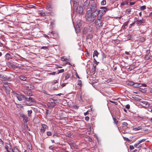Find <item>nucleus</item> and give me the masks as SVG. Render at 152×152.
<instances>
[{"label": "nucleus", "mask_w": 152, "mask_h": 152, "mask_svg": "<svg viewBox=\"0 0 152 152\" xmlns=\"http://www.w3.org/2000/svg\"><path fill=\"white\" fill-rule=\"evenodd\" d=\"M89 119V117L88 116H86L85 117V120L86 121H88Z\"/></svg>", "instance_id": "4d7b16f0"}, {"label": "nucleus", "mask_w": 152, "mask_h": 152, "mask_svg": "<svg viewBox=\"0 0 152 152\" xmlns=\"http://www.w3.org/2000/svg\"><path fill=\"white\" fill-rule=\"evenodd\" d=\"M102 15H100L97 18V19L96 20L95 22L96 27L97 28H99L102 26V22L101 19L102 18Z\"/></svg>", "instance_id": "f03ea898"}, {"label": "nucleus", "mask_w": 152, "mask_h": 152, "mask_svg": "<svg viewBox=\"0 0 152 152\" xmlns=\"http://www.w3.org/2000/svg\"><path fill=\"white\" fill-rule=\"evenodd\" d=\"M13 96L16 97L19 101H22V99H28V97H26L25 96L19 94L15 92L13 93Z\"/></svg>", "instance_id": "7ed1b4c3"}, {"label": "nucleus", "mask_w": 152, "mask_h": 152, "mask_svg": "<svg viewBox=\"0 0 152 152\" xmlns=\"http://www.w3.org/2000/svg\"><path fill=\"white\" fill-rule=\"evenodd\" d=\"M93 37V36L92 34H90L87 36V38L88 39H91Z\"/></svg>", "instance_id": "4c0bfd02"}, {"label": "nucleus", "mask_w": 152, "mask_h": 152, "mask_svg": "<svg viewBox=\"0 0 152 152\" xmlns=\"http://www.w3.org/2000/svg\"><path fill=\"white\" fill-rule=\"evenodd\" d=\"M19 78L21 80L25 81L26 79V78L23 75H20L19 77Z\"/></svg>", "instance_id": "5701e85b"}, {"label": "nucleus", "mask_w": 152, "mask_h": 152, "mask_svg": "<svg viewBox=\"0 0 152 152\" xmlns=\"http://www.w3.org/2000/svg\"><path fill=\"white\" fill-rule=\"evenodd\" d=\"M6 60H9L12 58V57L11 55L8 53H7L5 56Z\"/></svg>", "instance_id": "f3484780"}, {"label": "nucleus", "mask_w": 152, "mask_h": 152, "mask_svg": "<svg viewBox=\"0 0 152 152\" xmlns=\"http://www.w3.org/2000/svg\"><path fill=\"white\" fill-rule=\"evenodd\" d=\"M32 96L30 92H29V93H28V92L27 94V96Z\"/></svg>", "instance_id": "69168bd1"}, {"label": "nucleus", "mask_w": 152, "mask_h": 152, "mask_svg": "<svg viewBox=\"0 0 152 152\" xmlns=\"http://www.w3.org/2000/svg\"><path fill=\"white\" fill-rule=\"evenodd\" d=\"M28 149L29 150L31 151L32 149V147L31 146H30V145H28Z\"/></svg>", "instance_id": "774afa93"}, {"label": "nucleus", "mask_w": 152, "mask_h": 152, "mask_svg": "<svg viewBox=\"0 0 152 152\" xmlns=\"http://www.w3.org/2000/svg\"><path fill=\"white\" fill-rule=\"evenodd\" d=\"M38 13L39 16H44L48 15L49 13L44 12L43 10H40L38 11Z\"/></svg>", "instance_id": "6e6552de"}, {"label": "nucleus", "mask_w": 152, "mask_h": 152, "mask_svg": "<svg viewBox=\"0 0 152 152\" xmlns=\"http://www.w3.org/2000/svg\"><path fill=\"white\" fill-rule=\"evenodd\" d=\"M28 115L29 117L31 116V113L32 112V110H28Z\"/></svg>", "instance_id": "2f4dec72"}, {"label": "nucleus", "mask_w": 152, "mask_h": 152, "mask_svg": "<svg viewBox=\"0 0 152 152\" xmlns=\"http://www.w3.org/2000/svg\"><path fill=\"white\" fill-rule=\"evenodd\" d=\"M128 23H129L128 21L125 22L123 26H124V27H125L126 26L128 25Z\"/></svg>", "instance_id": "49530a36"}, {"label": "nucleus", "mask_w": 152, "mask_h": 152, "mask_svg": "<svg viewBox=\"0 0 152 152\" xmlns=\"http://www.w3.org/2000/svg\"><path fill=\"white\" fill-rule=\"evenodd\" d=\"M127 84L128 85L133 86V84H134V83H133V82L131 81H129L127 82Z\"/></svg>", "instance_id": "f704fd0d"}, {"label": "nucleus", "mask_w": 152, "mask_h": 152, "mask_svg": "<svg viewBox=\"0 0 152 152\" xmlns=\"http://www.w3.org/2000/svg\"><path fill=\"white\" fill-rule=\"evenodd\" d=\"M146 8V6L145 5H144L142 6H141L140 7V9L141 10H144Z\"/></svg>", "instance_id": "c9c22d12"}, {"label": "nucleus", "mask_w": 152, "mask_h": 152, "mask_svg": "<svg viewBox=\"0 0 152 152\" xmlns=\"http://www.w3.org/2000/svg\"><path fill=\"white\" fill-rule=\"evenodd\" d=\"M127 4V2H123L121 4V6H124V5L125 4Z\"/></svg>", "instance_id": "c03bdc74"}, {"label": "nucleus", "mask_w": 152, "mask_h": 152, "mask_svg": "<svg viewBox=\"0 0 152 152\" xmlns=\"http://www.w3.org/2000/svg\"><path fill=\"white\" fill-rule=\"evenodd\" d=\"M7 66L10 68H11L13 67V64L10 62H7Z\"/></svg>", "instance_id": "cd10ccee"}, {"label": "nucleus", "mask_w": 152, "mask_h": 152, "mask_svg": "<svg viewBox=\"0 0 152 152\" xmlns=\"http://www.w3.org/2000/svg\"><path fill=\"white\" fill-rule=\"evenodd\" d=\"M110 102L111 103H113V104H115L116 105H117L118 104V103L116 102H113V101H110Z\"/></svg>", "instance_id": "603ef678"}, {"label": "nucleus", "mask_w": 152, "mask_h": 152, "mask_svg": "<svg viewBox=\"0 0 152 152\" xmlns=\"http://www.w3.org/2000/svg\"><path fill=\"white\" fill-rule=\"evenodd\" d=\"M135 68V67L133 65H131L128 68V70L129 71H131L134 69Z\"/></svg>", "instance_id": "393cba45"}, {"label": "nucleus", "mask_w": 152, "mask_h": 152, "mask_svg": "<svg viewBox=\"0 0 152 152\" xmlns=\"http://www.w3.org/2000/svg\"><path fill=\"white\" fill-rule=\"evenodd\" d=\"M42 126L40 131L42 133H43L45 131V129L48 128V126L47 125L43 124H42Z\"/></svg>", "instance_id": "9b49d317"}, {"label": "nucleus", "mask_w": 152, "mask_h": 152, "mask_svg": "<svg viewBox=\"0 0 152 152\" xmlns=\"http://www.w3.org/2000/svg\"><path fill=\"white\" fill-rule=\"evenodd\" d=\"M113 120L114 121V122L117 125L118 124V122L117 121L115 118H113Z\"/></svg>", "instance_id": "473e14b6"}, {"label": "nucleus", "mask_w": 152, "mask_h": 152, "mask_svg": "<svg viewBox=\"0 0 152 152\" xmlns=\"http://www.w3.org/2000/svg\"><path fill=\"white\" fill-rule=\"evenodd\" d=\"M89 10L87 12L86 15V18L87 21L93 22L95 19V18L90 13L88 14Z\"/></svg>", "instance_id": "20e7f679"}, {"label": "nucleus", "mask_w": 152, "mask_h": 152, "mask_svg": "<svg viewBox=\"0 0 152 152\" xmlns=\"http://www.w3.org/2000/svg\"><path fill=\"white\" fill-rule=\"evenodd\" d=\"M130 148L131 150H133L134 149V147L133 146L130 145Z\"/></svg>", "instance_id": "680f3d73"}, {"label": "nucleus", "mask_w": 152, "mask_h": 152, "mask_svg": "<svg viewBox=\"0 0 152 152\" xmlns=\"http://www.w3.org/2000/svg\"><path fill=\"white\" fill-rule=\"evenodd\" d=\"M90 2L88 0H86L83 4V7L87 9L89 5Z\"/></svg>", "instance_id": "ddd939ff"}, {"label": "nucleus", "mask_w": 152, "mask_h": 152, "mask_svg": "<svg viewBox=\"0 0 152 152\" xmlns=\"http://www.w3.org/2000/svg\"><path fill=\"white\" fill-rule=\"evenodd\" d=\"M56 74V72H52L49 73L48 74L49 75H55Z\"/></svg>", "instance_id": "a18cd8bd"}, {"label": "nucleus", "mask_w": 152, "mask_h": 152, "mask_svg": "<svg viewBox=\"0 0 152 152\" xmlns=\"http://www.w3.org/2000/svg\"><path fill=\"white\" fill-rule=\"evenodd\" d=\"M65 80H67L69 78L71 77V75L68 73L66 72L65 73Z\"/></svg>", "instance_id": "a211bd4d"}, {"label": "nucleus", "mask_w": 152, "mask_h": 152, "mask_svg": "<svg viewBox=\"0 0 152 152\" xmlns=\"http://www.w3.org/2000/svg\"><path fill=\"white\" fill-rule=\"evenodd\" d=\"M51 33L53 35V37H56L58 36V34L57 33L54 32L53 31H52L51 32Z\"/></svg>", "instance_id": "b1692460"}, {"label": "nucleus", "mask_w": 152, "mask_h": 152, "mask_svg": "<svg viewBox=\"0 0 152 152\" xmlns=\"http://www.w3.org/2000/svg\"><path fill=\"white\" fill-rule=\"evenodd\" d=\"M66 84L65 83L62 84L61 85V88H62L64 87L65 86H66Z\"/></svg>", "instance_id": "e2e57ef3"}, {"label": "nucleus", "mask_w": 152, "mask_h": 152, "mask_svg": "<svg viewBox=\"0 0 152 152\" xmlns=\"http://www.w3.org/2000/svg\"><path fill=\"white\" fill-rule=\"evenodd\" d=\"M0 78L2 79H7V77H4L2 75L0 74Z\"/></svg>", "instance_id": "ea45409f"}, {"label": "nucleus", "mask_w": 152, "mask_h": 152, "mask_svg": "<svg viewBox=\"0 0 152 152\" xmlns=\"http://www.w3.org/2000/svg\"><path fill=\"white\" fill-rule=\"evenodd\" d=\"M70 145L71 146L73 147L74 148H77V146L74 143L71 142L70 144Z\"/></svg>", "instance_id": "c756f323"}, {"label": "nucleus", "mask_w": 152, "mask_h": 152, "mask_svg": "<svg viewBox=\"0 0 152 152\" xmlns=\"http://www.w3.org/2000/svg\"><path fill=\"white\" fill-rule=\"evenodd\" d=\"M139 39V40L141 42L144 41L145 40V38L144 37H140Z\"/></svg>", "instance_id": "e433bc0d"}, {"label": "nucleus", "mask_w": 152, "mask_h": 152, "mask_svg": "<svg viewBox=\"0 0 152 152\" xmlns=\"http://www.w3.org/2000/svg\"><path fill=\"white\" fill-rule=\"evenodd\" d=\"M46 9L48 11H51L52 9V8L51 7L50 5L49 4H48L47 5Z\"/></svg>", "instance_id": "412c9836"}, {"label": "nucleus", "mask_w": 152, "mask_h": 152, "mask_svg": "<svg viewBox=\"0 0 152 152\" xmlns=\"http://www.w3.org/2000/svg\"><path fill=\"white\" fill-rule=\"evenodd\" d=\"M66 58L65 57V56H64L62 57L61 58V59L62 61H64L66 60Z\"/></svg>", "instance_id": "79ce46f5"}, {"label": "nucleus", "mask_w": 152, "mask_h": 152, "mask_svg": "<svg viewBox=\"0 0 152 152\" xmlns=\"http://www.w3.org/2000/svg\"><path fill=\"white\" fill-rule=\"evenodd\" d=\"M47 105L48 107L51 108L54 107L55 106L56 103L54 102H48V103Z\"/></svg>", "instance_id": "f8f14e48"}, {"label": "nucleus", "mask_w": 152, "mask_h": 152, "mask_svg": "<svg viewBox=\"0 0 152 152\" xmlns=\"http://www.w3.org/2000/svg\"><path fill=\"white\" fill-rule=\"evenodd\" d=\"M145 139H142L140 140H139L138 141L139 142V143H141L142 142H144L145 141Z\"/></svg>", "instance_id": "37998d69"}, {"label": "nucleus", "mask_w": 152, "mask_h": 152, "mask_svg": "<svg viewBox=\"0 0 152 152\" xmlns=\"http://www.w3.org/2000/svg\"><path fill=\"white\" fill-rule=\"evenodd\" d=\"M130 107V106L129 104H127L126 105V108L127 109H129Z\"/></svg>", "instance_id": "5fc2aeb1"}, {"label": "nucleus", "mask_w": 152, "mask_h": 152, "mask_svg": "<svg viewBox=\"0 0 152 152\" xmlns=\"http://www.w3.org/2000/svg\"><path fill=\"white\" fill-rule=\"evenodd\" d=\"M133 98L134 99L138 101H140L141 100V99L140 97L137 96H134Z\"/></svg>", "instance_id": "c85d7f7f"}, {"label": "nucleus", "mask_w": 152, "mask_h": 152, "mask_svg": "<svg viewBox=\"0 0 152 152\" xmlns=\"http://www.w3.org/2000/svg\"><path fill=\"white\" fill-rule=\"evenodd\" d=\"M140 143H139V142L138 141V143H136V144H135L134 145V146L135 147H137V148H139L141 146L139 145V144H140Z\"/></svg>", "instance_id": "58836bf2"}, {"label": "nucleus", "mask_w": 152, "mask_h": 152, "mask_svg": "<svg viewBox=\"0 0 152 152\" xmlns=\"http://www.w3.org/2000/svg\"><path fill=\"white\" fill-rule=\"evenodd\" d=\"M26 101L24 102L26 104L27 106H30L32 104V103L34 102V100L32 98L29 97L28 99H26Z\"/></svg>", "instance_id": "39448f33"}, {"label": "nucleus", "mask_w": 152, "mask_h": 152, "mask_svg": "<svg viewBox=\"0 0 152 152\" xmlns=\"http://www.w3.org/2000/svg\"><path fill=\"white\" fill-rule=\"evenodd\" d=\"M99 54V53L96 50H95L94 52L93 55V57H94L95 56L97 57Z\"/></svg>", "instance_id": "a878e982"}, {"label": "nucleus", "mask_w": 152, "mask_h": 152, "mask_svg": "<svg viewBox=\"0 0 152 152\" xmlns=\"http://www.w3.org/2000/svg\"><path fill=\"white\" fill-rule=\"evenodd\" d=\"M112 79H108L107 80V83H110V82H112Z\"/></svg>", "instance_id": "bf43d9fd"}, {"label": "nucleus", "mask_w": 152, "mask_h": 152, "mask_svg": "<svg viewBox=\"0 0 152 152\" xmlns=\"http://www.w3.org/2000/svg\"><path fill=\"white\" fill-rule=\"evenodd\" d=\"M140 104L143 107L147 108L149 106V104L146 101H143L140 102Z\"/></svg>", "instance_id": "0eeeda50"}, {"label": "nucleus", "mask_w": 152, "mask_h": 152, "mask_svg": "<svg viewBox=\"0 0 152 152\" xmlns=\"http://www.w3.org/2000/svg\"><path fill=\"white\" fill-rule=\"evenodd\" d=\"M137 24L138 25H140L142 23H144L145 21L144 20H137L136 22Z\"/></svg>", "instance_id": "4468645a"}, {"label": "nucleus", "mask_w": 152, "mask_h": 152, "mask_svg": "<svg viewBox=\"0 0 152 152\" xmlns=\"http://www.w3.org/2000/svg\"><path fill=\"white\" fill-rule=\"evenodd\" d=\"M58 74H59L60 73L63 72H64V69H61L60 70H58Z\"/></svg>", "instance_id": "a19ab883"}, {"label": "nucleus", "mask_w": 152, "mask_h": 152, "mask_svg": "<svg viewBox=\"0 0 152 152\" xmlns=\"http://www.w3.org/2000/svg\"><path fill=\"white\" fill-rule=\"evenodd\" d=\"M55 136H56L58 137L59 136L58 135L57 133H55L53 135V137H55Z\"/></svg>", "instance_id": "052dcab7"}, {"label": "nucleus", "mask_w": 152, "mask_h": 152, "mask_svg": "<svg viewBox=\"0 0 152 152\" xmlns=\"http://www.w3.org/2000/svg\"><path fill=\"white\" fill-rule=\"evenodd\" d=\"M135 3V2H131L129 4L130 5H134Z\"/></svg>", "instance_id": "0e129e2a"}, {"label": "nucleus", "mask_w": 152, "mask_h": 152, "mask_svg": "<svg viewBox=\"0 0 152 152\" xmlns=\"http://www.w3.org/2000/svg\"><path fill=\"white\" fill-rule=\"evenodd\" d=\"M77 4L75 5L74 4L73 6V10L74 12H76L82 15L83 13V8L82 6H77Z\"/></svg>", "instance_id": "f257e3e1"}, {"label": "nucleus", "mask_w": 152, "mask_h": 152, "mask_svg": "<svg viewBox=\"0 0 152 152\" xmlns=\"http://www.w3.org/2000/svg\"><path fill=\"white\" fill-rule=\"evenodd\" d=\"M22 117L23 118V121L25 123H27L28 118L24 115H23Z\"/></svg>", "instance_id": "4be33fe9"}, {"label": "nucleus", "mask_w": 152, "mask_h": 152, "mask_svg": "<svg viewBox=\"0 0 152 152\" xmlns=\"http://www.w3.org/2000/svg\"><path fill=\"white\" fill-rule=\"evenodd\" d=\"M2 88L5 90V92L7 94L9 93V89H10V88L8 85L7 83H6V85L3 86Z\"/></svg>", "instance_id": "9d476101"}, {"label": "nucleus", "mask_w": 152, "mask_h": 152, "mask_svg": "<svg viewBox=\"0 0 152 152\" xmlns=\"http://www.w3.org/2000/svg\"><path fill=\"white\" fill-rule=\"evenodd\" d=\"M133 86L134 87H138L141 86V84L137 83H134L133 84Z\"/></svg>", "instance_id": "aec40b11"}, {"label": "nucleus", "mask_w": 152, "mask_h": 152, "mask_svg": "<svg viewBox=\"0 0 152 152\" xmlns=\"http://www.w3.org/2000/svg\"><path fill=\"white\" fill-rule=\"evenodd\" d=\"M100 11V10H96L92 12L91 13L92 15V16H93L95 18L96 16L99 14Z\"/></svg>", "instance_id": "1a4fd4ad"}, {"label": "nucleus", "mask_w": 152, "mask_h": 152, "mask_svg": "<svg viewBox=\"0 0 152 152\" xmlns=\"http://www.w3.org/2000/svg\"><path fill=\"white\" fill-rule=\"evenodd\" d=\"M88 111H87L86 112L84 113V115L86 116L88 115Z\"/></svg>", "instance_id": "338daca9"}, {"label": "nucleus", "mask_w": 152, "mask_h": 152, "mask_svg": "<svg viewBox=\"0 0 152 152\" xmlns=\"http://www.w3.org/2000/svg\"><path fill=\"white\" fill-rule=\"evenodd\" d=\"M101 9H103V10H101V12H102V15L104 14L106 11L107 10V8L106 7H102L100 8ZM101 11V10H100Z\"/></svg>", "instance_id": "2eb2a0df"}, {"label": "nucleus", "mask_w": 152, "mask_h": 152, "mask_svg": "<svg viewBox=\"0 0 152 152\" xmlns=\"http://www.w3.org/2000/svg\"><path fill=\"white\" fill-rule=\"evenodd\" d=\"M28 7L29 8H32L34 7V6L33 5H28Z\"/></svg>", "instance_id": "09e8293b"}, {"label": "nucleus", "mask_w": 152, "mask_h": 152, "mask_svg": "<svg viewBox=\"0 0 152 152\" xmlns=\"http://www.w3.org/2000/svg\"><path fill=\"white\" fill-rule=\"evenodd\" d=\"M57 82H58V81L57 80H53L52 82V84L53 85H54L55 84H56V83H57Z\"/></svg>", "instance_id": "3c124183"}, {"label": "nucleus", "mask_w": 152, "mask_h": 152, "mask_svg": "<svg viewBox=\"0 0 152 152\" xmlns=\"http://www.w3.org/2000/svg\"><path fill=\"white\" fill-rule=\"evenodd\" d=\"M150 50H146V54H148V55H147V56H148V55L149 54H150Z\"/></svg>", "instance_id": "864d4df0"}, {"label": "nucleus", "mask_w": 152, "mask_h": 152, "mask_svg": "<svg viewBox=\"0 0 152 152\" xmlns=\"http://www.w3.org/2000/svg\"><path fill=\"white\" fill-rule=\"evenodd\" d=\"M77 84L78 85H82V82L80 80H78Z\"/></svg>", "instance_id": "13d9d810"}, {"label": "nucleus", "mask_w": 152, "mask_h": 152, "mask_svg": "<svg viewBox=\"0 0 152 152\" xmlns=\"http://www.w3.org/2000/svg\"><path fill=\"white\" fill-rule=\"evenodd\" d=\"M48 48L46 46H43L42 47L41 49H44L45 50H46L48 49Z\"/></svg>", "instance_id": "6e6d98bb"}, {"label": "nucleus", "mask_w": 152, "mask_h": 152, "mask_svg": "<svg viewBox=\"0 0 152 152\" xmlns=\"http://www.w3.org/2000/svg\"><path fill=\"white\" fill-rule=\"evenodd\" d=\"M122 125L125 126H127L128 125V124L126 122H124L122 123Z\"/></svg>", "instance_id": "8fccbe9b"}, {"label": "nucleus", "mask_w": 152, "mask_h": 152, "mask_svg": "<svg viewBox=\"0 0 152 152\" xmlns=\"http://www.w3.org/2000/svg\"><path fill=\"white\" fill-rule=\"evenodd\" d=\"M12 152H20V151L17 148H14Z\"/></svg>", "instance_id": "bb28decb"}, {"label": "nucleus", "mask_w": 152, "mask_h": 152, "mask_svg": "<svg viewBox=\"0 0 152 152\" xmlns=\"http://www.w3.org/2000/svg\"><path fill=\"white\" fill-rule=\"evenodd\" d=\"M131 12V9L129 8L127 9L126 11V13L127 14H129Z\"/></svg>", "instance_id": "7c9ffc66"}, {"label": "nucleus", "mask_w": 152, "mask_h": 152, "mask_svg": "<svg viewBox=\"0 0 152 152\" xmlns=\"http://www.w3.org/2000/svg\"><path fill=\"white\" fill-rule=\"evenodd\" d=\"M97 3L95 2H93L92 3L90 6V9L91 12L94 11L96 10L97 9Z\"/></svg>", "instance_id": "423d86ee"}, {"label": "nucleus", "mask_w": 152, "mask_h": 152, "mask_svg": "<svg viewBox=\"0 0 152 152\" xmlns=\"http://www.w3.org/2000/svg\"><path fill=\"white\" fill-rule=\"evenodd\" d=\"M10 147H11L10 145H9V146L8 145H6L5 148L8 152H12L13 149L11 148Z\"/></svg>", "instance_id": "dca6fc26"}, {"label": "nucleus", "mask_w": 152, "mask_h": 152, "mask_svg": "<svg viewBox=\"0 0 152 152\" xmlns=\"http://www.w3.org/2000/svg\"><path fill=\"white\" fill-rule=\"evenodd\" d=\"M106 4V2L105 0H103L101 2V4L102 5H105Z\"/></svg>", "instance_id": "72a5a7b5"}, {"label": "nucleus", "mask_w": 152, "mask_h": 152, "mask_svg": "<svg viewBox=\"0 0 152 152\" xmlns=\"http://www.w3.org/2000/svg\"><path fill=\"white\" fill-rule=\"evenodd\" d=\"M142 127L141 126H139L137 127L133 128V130L135 131H137L141 129Z\"/></svg>", "instance_id": "6ab92c4d"}, {"label": "nucleus", "mask_w": 152, "mask_h": 152, "mask_svg": "<svg viewBox=\"0 0 152 152\" xmlns=\"http://www.w3.org/2000/svg\"><path fill=\"white\" fill-rule=\"evenodd\" d=\"M47 134L48 136H51L52 135V133L48 131L47 132Z\"/></svg>", "instance_id": "de8ad7c7"}]
</instances>
